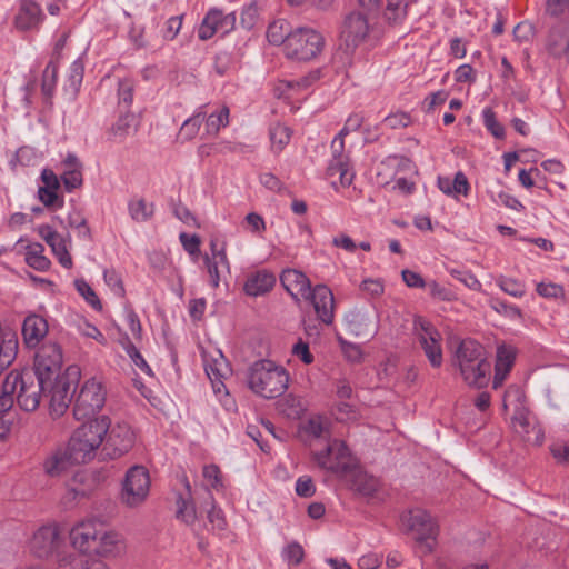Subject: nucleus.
<instances>
[{
	"label": "nucleus",
	"instance_id": "nucleus-16",
	"mask_svg": "<svg viewBox=\"0 0 569 569\" xmlns=\"http://www.w3.org/2000/svg\"><path fill=\"white\" fill-rule=\"evenodd\" d=\"M370 24L368 16L360 11H352L346 16L341 29V40L347 51H353L368 37Z\"/></svg>",
	"mask_w": 569,
	"mask_h": 569
},
{
	"label": "nucleus",
	"instance_id": "nucleus-39",
	"mask_svg": "<svg viewBox=\"0 0 569 569\" xmlns=\"http://www.w3.org/2000/svg\"><path fill=\"white\" fill-rule=\"evenodd\" d=\"M321 78V70L315 69L309 71L306 76H302L298 79L291 80H282L281 84H283L288 90L292 91H303L317 82Z\"/></svg>",
	"mask_w": 569,
	"mask_h": 569
},
{
	"label": "nucleus",
	"instance_id": "nucleus-19",
	"mask_svg": "<svg viewBox=\"0 0 569 569\" xmlns=\"http://www.w3.org/2000/svg\"><path fill=\"white\" fill-rule=\"evenodd\" d=\"M49 325L44 317L37 313H29L21 328V335L24 346L28 349H36L48 335Z\"/></svg>",
	"mask_w": 569,
	"mask_h": 569
},
{
	"label": "nucleus",
	"instance_id": "nucleus-18",
	"mask_svg": "<svg viewBox=\"0 0 569 569\" xmlns=\"http://www.w3.org/2000/svg\"><path fill=\"white\" fill-rule=\"evenodd\" d=\"M102 523L96 520L82 521L70 531L72 546L83 553H92Z\"/></svg>",
	"mask_w": 569,
	"mask_h": 569
},
{
	"label": "nucleus",
	"instance_id": "nucleus-20",
	"mask_svg": "<svg viewBox=\"0 0 569 569\" xmlns=\"http://www.w3.org/2000/svg\"><path fill=\"white\" fill-rule=\"evenodd\" d=\"M318 318L326 325L333 321L335 298L331 290L325 284H317L310 289L309 298Z\"/></svg>",
	"mask_w": 569,
	"mask_h": 569
},
{
	"label": "nucleus",
	"instance_id": "nucleus-49",
	"mask_svg": "<svg viewBox=\"0 0 569 569\" xmlns=\"http://www.w3.org/2000/svg\"><path fill=\"white\" fill-rule=\"evenodd\" d=\"M103 280L117 297L123 298L126 296L122 278L116 269H104Z\"/></svg>",
	"mask_w": 569,
	"mask_h": 569
},
{
	"label": "nucleus",
	"instance_id": "nucleus-7",
	"mask_svg": "<svg viewBox=\"0 0 569 569\" xmlns=\"http://www.w3.org/2000/svg\"><path fill=\"white\" fill-rule=\"evenodd\" d=\"M150 487L148 469L140 465L132 466L122 480L119 500L129 509H138L147 501Z\"/></svg>",
	"mask_w": 569,
	"mask_h": 569
},
{
	"label": "nucleus",
	"instance_id": "nucleus-33",
	"mask_svg": "<svg viewBox=\"0 0 569 569\" xmlns=\"http://www.w3.org/2000/svg\"><path fill=\"white\" fill-rule=\"evenodd\" d=\"M203 106L199 107V109L188 119H186L180 127L179 134L186 140L190 141L196 138L199 133L202 122L206 119V112L203 111Z\"/></svg>",
	"mask_w": 569,
	"mask_h": 569
},
{
	"label": "nucleus",
	"instance_id": "nucleus-2",
	"mask_svg": "<svg viewBox=\"0 0 569 569\" xmlns=\"http://www.w3.org/2000/svg\"><path fill=\"white\" fill-rule=\"evenodd\" d=\"M109 427L110 418L108 416L86 421L78 427L67 447V456L71 462L80 465L90 461L96 456L97 449L103 443Z\"/></svg>",
	"mask_w": 569,
	"mask_h": 569
},
{
	"label": "nucleus",
	"instance_id": "nucleus-8",
	"mask_svg": "<svg viewBox=\"0 0 569 569\" xmlns=\"http://www.w3.org/2000/svg\"><path fill=\"white\" fill-rule=\"evenodd\" d=\"M401 521L420 543L423 555L435 550L439 526L428 511L419 508L409 510L402 515Z\"/></svg>",
	"mask_w": 569,
	"mask_h": 569
},
{
	"label": "nucleus",
	"instance_id": "nucleus-21",
	"mask_svg": "<svg viewBox=\"0 0 569 569\" xmlns=\"http://www.w3.org/2000/svg\"><path fill=\"white\" fill-rule=\"evenodd\" d=\"M38 234L51 248L52 253L58 259L59 263L66 268L71 269L73 266L72 258L67 249L66 241L51 226L41 224L38 227Z\"/></svg>",
	"mask_w": 569,
	"mask_h": 569
},
{
	"label": "nucleus",
	"instance_id": "nucleus-31",
	"mask_svg": "<svg viewBox=\"0 0 569 569\" xmlns=\"http://www.w3.org/2000/svg\"><path fill=\"white\" fill-rule=\"evenodd\" d=\"M131 129L137 130V119L134 113L120 111L117 121L108 131L109 139L122 142L129 134Z\"/></svg>",
	"mask_w": 569,
	"mask_h": 569
},
{
	"label": "nucleus",
	"instance_id": "nucleus-61",
	"mask_svg": "<svg viewBox=\"0 0 569 569\" xmlns=\"http://www.w3.org/2000/svg\"><path fill=\"white\" fill-rule=\"evenodd\" d=\"M536 291L543 298H561L565 296L563 287L553 282H539L536 287Z\"/></svg>",
	"mask_w": 569,
	"mask_h": 569
},
{
	"label": "nucleus",
	"instance_id": "nucleus-38",
	"mask_svg": "<svg viewBox=\"0 0 569 569\" xmlns=\"http://www.w3.org/2000/svg\"><path fill=\"white\" fill-rule=\"evenodd\" d=\"M496 284L507 295L515 297V298H522L526 292L527 288L523 281L507 277V276H499L496 278Z\"/></svg>",
	"mask_w": 569,
	"mask_h": 569
},
{
	"label": "nucleus",
	"instance_id": "nucleus-32",
	"mask_svg": "<svg viewBox=\"0 0 569 569\" xmlns=\"http://www.w3.org/2000/svg\"><path fill=\"white\" fill-rule=\"evenodd\" d=\"M43 252H44V247L39 242L31 243V244L27 246V251H26V257H24L26 263L30 268H32L37 271H40V272H44V271L49 270L51 262L43 254Z\"/></svg>",
	"mask_w": 569,
	"mask_h": 569
},
{
	"label": "nucleus",
	"instance_id": "nucleus-13",
	"mask_svg": "<svg viewBox=\"0 0 569 569\" xmlns=\"http://www.w3.org/2000/svg\"><path fill=\"white\" fill-rule=\"evenodd\" d=\"M415 325L419 346L423 350L430 366L432 368H440L443 362L442 337L440 332L432 323L422 319L417 320Z\"/></svg>",
	"mask_w": 569,
	"mask_h": 569
},
{
	"label": "nucleus",
	"instance_id": "nucleus-42",
	"mask_svg": "<svg viewBox=\"0 0 569 569\" xmlns=\"http://www.w3.org/2000/svg\"><path fill=\"white\" fill-rule=\"evenodd\" d=\"M133 82L130 79H122L118 83V106L120 111L130 112L133 101Z\"/></svg>",
	"mask_w": 569,
	"mask_h": 569
},
{
	"label": "nucleus",
	"instance_id": "nucleus-23",
	"mask_svg": "<svg viewBox=\"0 0 569 569\" xmlns=\"http://www.w3.org/2000/svg\"><path fill=\"white\" fill-rule=\"evenodd\" d=\"M341 479L348 483L351 490L366 497L373 496L379 488V480L363 471L357 461L350 473Z\"/></svg>",
	"mask_w": 569,
	"mask_h": 569
},
{
	"label": "nucleus",
	"instance_id": "nucleus-15",
	"mask_svg": "<svg viewBox=\"0 0 569 569\" xmlns=\"http://www.w3.org/2000/svg\"><path fill=\"white\" fill-rule=\"evenodd\" d=\"M336 174L339 176L342 187H349L355 177L349 154L345 150V137L339 133L331 141V160L327 168L328 177H335Z\"/></svg>",
	"mask_w": 569,
	"mask_h": 569
},
{
	"label": "nucleus",
	"instance_id": "nucleus-24",
	"mask_svg": "<svg viewBox=\"0 0 569 569\" xmlns=\"http://www.w3.org/2000/svg\"><path fill=\"white\" fill-rule=\"evenodd\" d=\"M280 282L293 299L298 300L299 297L309 298L311 282L303 272L296 269H286L280 274Z\"/></svg>",
	"mask_w": 569,
	"mask_h": 569
},
{
	"label": "nucleus",
	"instance_id": "nucleus-34",
	"mask_svg": "<svg viewBox=\"0 0 569 569\" xmlns=\"http://www.w3.org/2000/svg\"><path fill=\"white\" fill-rule=\"evenodd\" d=\"M128 211L131 219L136 222H146L150 220L154 213V204L148 203L144 199H131L128 202Z\"/></svg>",
	"mask_w": 569,
	"mask_h": 569
},
{
	"label": "nucleus",
	"instance_id": "nucleus-54",
	"mask_svg": "<svg viewBox=\"0 0 569 569\" xmlns=\"http://www.w3.org/2000/svg\"><path fill=\"white\" fill-rule=\"evenodd\" d=\"M210 258L219 259V262L222 269H226L228 272L230 271V262L227 257V248L226 242H219L218 238L210 239Z\"/></svg>",
	"mask_w": 569,
	"mask_h": 569
},
{
	"label": "nucleus",
	"instance_id": "nucleus-22",
	"mask_svg": "<svg viewBox=\"0 0 569 569\" xmlns=\"http://www.w3.org/2000/svg\"><path fill=\"white\" fill-rule=\"evenodd\" d=\"M59 539L57 526H42L31 539V549L37 557H47L58 547Z\"/></svg>",
	"mask_w": 569,
	"mask_h": 569
},
{
	"label": "nucleus",
	"instance_id": "nucleus-60",
	"mask_svg": "<svg viewBox=\"0 0 569 569\" xmlns=\"http://www.w3.org/2000/svg\"><path fill=\"white\" fill-rule=\"evenodd\" d=\"M203 262L210 278V284L213 288H218L220 283V268H222L219 259L210 258V256L206 253L203 256Z\"/></svg>",
	"mask_w": 569,
	"mask_h": 569
},
{
	"label": "nucleus",
	"instance_id": "nucleus-63",
	"mask_svg": "<svg viewBox=\"0 0 569 569\" xmlns=\"http://www.w3.org/2000/svg\"><path fill=\"white\" fill-rule=\"evenodd\" d=\"M126 350L136 367H138L142 372H144L148 376L153 375L152 369L150 368V366L144 360L143 356L140 353V351L136 348L134 345L129 343Z\"/></svg>",
	"mask_w": 569,
	"mask_h": 569
},
{
	"label": "nucleus",
	"instance_id": "nucleus-37",
	"mask_svg": "<svg viewBox=\"0 0 569 569\" xmlns=\"http://www.w3.org/2000/svg\"><path fill=\"white\" fill-rule=\"evenodd\" d=\"M290 31L284 20H276L268 26L267 39L271 44H282L284 49Z\"/></svg>",
	"mask_w": 569,
	"mask_h": 569
},
{
	"label": "nucleus",
	"instance_id": "nucleus-25",
	"mask_svg": "<svg viewBox=\"0 0 569 569\" xmlns=\"http://www.w3.org/2000/svg\"><path fill=\"white\" fill-rule=\"evenodd\" d=\"M517 349L511 345L502 343L497 347L495 376L492 388L498 389L513 367Z\"/></svg>",
	"mask_w": 569,
	"mask_h": 569
},
{
	"label": "nucleus",
	"instance_id": "nucleus-51",
	"mask_svg": "<svg viewBox=\"0 0 569 569\" xmlns=\"http://www.w3.org/2000/svg\"><path fill=\"white\" fill-rule=\"evenodd\" d=\"M209 495H211L209 492ZM211 499V508L208 510V521L212 526L213 530L223 531L227 529V520L224 517V513L221 508H219L213 499L212 496H210Z\"/></svg>",
	"mask_w": 569,
	"mask_h": 569
},
{
	"label": "nucleus",
	"instance_id": "nucleus-5",
	"mask_svg": "<svg viewBox=\"0 0 569 569\" xmlns=\"http://www.w3.org/2000/svg\"><path fill=\"white\" fill-rule=\"evenodd\" d=\"M325 43L319 31L300 27L290 31L283 52L288 59L307 62L322 52Z\"/></svg>",
	"mask_w": 569,
	"mask_h": 569
},
{
	"label": "nucleus",
	"instance_id": "nucleus-36",
	"mask_svg": "<svg viewBox=\"0 0 569 569\" xmlns=\"http://www.w3.org/2000/svg\"><path fill=\"white\" fill-rule=\"evenodd\" d=\"M230 110L223 106L219 111L210 113L206 117V132L209 136H217L221 128L229 124Z\"/></svg>",
	"mask_w": 569,
	"mask_h": 569
},
{
	"label": "nucleus",
	"instance_id": "nucleus-26",
	"mask_svg": "<svg viewBox=\"0 0 569 569\" xmlns=\"http://www.w3.org/2000/svg\"><path fill=\"white\" fill-rule=\"evenodd\" d=\"M44 14L40 4L33 0H23L14 19L17 29L21 31L37 29Z\"/></svg>",
	"mask_w": 569,
	"mask_h": 569
},
{
	"label": "nucleus",
	"instance_id": "nucleus-29",
	"mask_svg": "<svg viewBox=\"0 0 569 569\" xmlns=\"http://www.w3.org/2000/svg\"><path fill=\"white\" fill-rule=\"evenodd\" d=\"M122 550V540L119 533L104 530L103 526L98 535L97 546L92 553L102 557H111L120 553Z\"/></svg>",
	"mask_w": 569,
	"mask_h": 569
},
{
	"label": "nucleus",
	"instance_id": "nucleus-50",
	"mask_svg": "<svg viewBox=\"0 0 569 569\" xmlns=\"http://www.w3.org/2000/svg\"><path fill=\"white\" fill-rule=\"evenodd\" d=\"M61 181L68 192L81 187L83 182L82 168L72 167L71 169H66L61 174Z\"/></svg>",
	"mask_w": 569,
	"mask_h": 569
},
{
	"label": "nucleus",
	"instance_id": "nucleus-57",
	"mask_svg": "<svg viewBox=\"0 0 569 569\" xmlns=\"http://www.w3.org/2000/svg\"><path fill=\"white\" fill-rule=\"evenodd\" d=\"M179 240L184 251L188 252L190 256L198 257L200 254L201 239L199 236L181 232L179 236Z\"/></svg>",
	"mask_w": 569,
	"mask_h": 569
},
{
	"label": "nucleus",
	"instance_id": "nucleus-53",
	"mask_svg": "<svg viewBox=\"0 0 569 569\" xmlns=\"http://www.w3.org/2000/svg\"><path fill=\"white\" fill-rule=\"evenodd\" d=\"M57 80V68L52 62H49L43 70L41 91L46 97H51L54 92Z\"/></svg>",
	"mask_w": 569,
	"mask_h": 569
},
{
	"label": "nucleus",
	"instance_id": "nucleus-52",
	"mask_svg": "<svg viewBox=\"0 0 569 569\" xmlns=\"http://www.w3.org/2000/svg\"><path fill=\"white\" fill-rule=\"evenodd\" d=\"M58 190L47 189L39 187L38 188V199L43 203L47 208L60 209L63 207V199L58 196Z\"/></svg>",
	"mask_w": 569,
	"mask_h": 569
},
{
	"label": "nucleus",
	"instance_id": "nucleus-4",
	"mask_svg": "<svg viewBox=\"0 0 569 569\" xmlns=\"http://www.w3.org/2000/svg\"><path fill=\"white\" fill-rule=\"evenodd\" d=\"M48 385L30 369L12 370L7 375V389L14 391L18 406L27 412L38 409L47 396Z\"/></svg>",
	"mask_w": 569,
	"mask_h": 569
},
{
	"label": "nucleus",
	"instance_id": "nucleus-10",
	"mask_svg": "<svg viewBox=\"0 0 569 569\" xmlns=\"http://www.w3.org/2000/svg\"><path fill=\"white\" fill-rule=\"evenodd\" d=\"M106 402V390L96 378L87 380L80 388L73 403V417L77 420H93Z\"/></svg>",
	"mask_w": 569,
	"mask_h": 569
},
{
	"label": "nucleus",
	"instance_id": "nucleus-30",
	"mask_svg": "<svg viewBox=\"0 0 569 569\" xmlns=\"http://www.w3.org/2000/svg\"><path fill=\"white\" fill-rule=\"evenodd\" d=\"M546 46L549 53L555 57L569 54V30L561 26L551 28Z\"/></svg>",
	"mask_w": 569,
	"mask_h": 569
},
{
	"label": "nucleus",
	"instance_id": "nucleus-40",
	"mask_svg": "<svg viewBox=\"0 0 569 569\" xmlns=\"http://www.w3.org/2000/svg\"><path fill=\"white\" fill-rule=\"evenodd\" d=\"M72 463L71 460L67 456V449L64 452H57L49 457L44 463L43 468L46 473H48L51 477L59 476L62 473L67 467Z\"/></svg>",
	"mask_w": 569,
	"mask_h": 569
},
{
	"label": "nucleus",
	"instance_id": "nucleus-11",
	"mask_svg": "<svg viewBox=\"0 0 569 569\" xmlns=\"http://www.w3.org/2000/svg\"><path fill=\"white\" fill-rule=\"evenodd\" d=\"M62 365L63 352L61 346L56 341H47L38 347L33 368L30 370L50 383L52 379L63 376Z\"/></svg>",
	"mask_w": 569,
	"mask_h": 569
},
{
	"label": "nucleus",
	"instance_id": "nucleus-3",
	"mask_svg": "<svg viewBox=\"0 0 569 569\" xmlns=\"http://www.w3.org/2000/svg\"><path fill=\"white\" fill-rule=\"evenodd\" d=\"M248 387L266 399H273L288 389L289 373L284 367L269 359L254 361L248 369Z\"/></svg>",
	"mask_w": 569,
	"mask_h": 569
},
{
	"label": "nucleus",
	"instance_id": "nucleus-62",
	"mask_svg": "<svg viewBox=\"0 0 569 569\" xmlns=\"http://www.w3.org/2000/svg\"><path fill=\"white\" fill-rule=\"evenodd\" d=\"M182 27V16L170 17L162 29V37L167 41H172Z\"/></svg>",
	"mask_w": 569,
	"mask_h": 569
},
{
	"label": "nucleus",
	"instance_id": "nucleus-48",
	"mask_svg": "<svg viewBox=\"0 0 569 569\" xmlns=\"http://www.w3.org/2000/svg\"><path fill=\"white\" fill-rule=\"evenodd\" d=\"M74 287L79 295L97 311L102 309V303L92 287L84 279L74 280Z\"/></svg>",
	"mask_w": 569,
	"mask_h": 569
},
{
	"label": "nucleus",
	"instance_id": "nucleus-47",
	"mask_svg": "<svg viewBox=\"0 0 569 569\" xmlns=\"http://www.w3.org/2000/svg\"><path fill=\"white\" fill-rule=\"evenodd\" d=\"M303 430L311 438L331 441L329 428L320 418L309 419Z\"/></svg>",
	"mask_w": 569,
	"mask_h": 569
},
{
	"label": "nucleus",
	"instance_id": "nucleus-55",
	"mask_svg": "<svg viewBox=\"0 0 569 569\" xmlns=\"http://www.w3.org/2000/svg\"><path fill=\"white\" fill-rule=\"evenodd\" d=\"M202 475L210 488L217 491L223 488L221 471L217 465L204 466Z\"/></svg>",
	"mask_w": 569,
	"mask_h": 569
},
{
	"label": "nucleus",
	"instance_id": "nucleus-56",
	"mask_svg": "<svg viewBox=\"0 0 569 569\" xmlns=\"http://www.w3.org/2000/svg\"><path fill=\"white\" fill-rule=\"evenodd\" d=\"M177 505V518L182 520L187 525H193L197 520V512L194 506L184 500L182 497L178 499Z\"/></svg>",
	"mask_w": 569,
	"mask_h": 569
},
{
	"label": "nucleus",
	"instance_id": "nucleus-14",
	"mask_svg": "<svg viewBox=\"0 0 569 569\" xmlns=\"http://www.w3.org/2000/svg\"><path fill=\"white\" fill-rule=\"evenodd\" d=\"M345 321L347 330L358 338H373L379 330V315L373 308H353Z\"/></svg>",
	"mask_w": 569,
	"mask_h": 569
},
{
	"label": "nucleus",
	"instance_id": "nucleus-44",
	"mask_svg": "<svg viewBox=\"0 0 569 569\" xmlns=\"http://www.w3.org/2000/svg\"><path fill=\"white\" fill-rule=\"evenodd\" d=\"M281 557L288 566H299L305 559L303 547L298 541H291L281 550Z\"/></svg>",
	"mask_w": 569,
	"mask_h": 569
},
{
	"label": "nucleus",
	"instance_id": "nucleus-35",
	"mask_svg": "<svg viewBox=\"0 0 569 569\" xmlns=\"http://www.w3.org/2000/svg\"><path fill=\"white\" fill-rule=\"evenodd\" d=\"M409 0H387L385 18L390 24L401 23L408 13Z\"/></svg>",
	"mask_w": 569,
	"mask_h": 569
},
{
	"label": "nucleus",
	"instance_id": "nucleus-46",
	"mask_svg": "<svg viewBox=\"0 0 569 569\" xmlns=\"http://www.w3.org/2000/svg\"><path fill=\"white\" fill-rule=\"evenodd\" d=\"M482 120L486 129L496 138L503 139L505 127L497 120L496 113L491 108H485L482 110Z\"/></svg>",
	"mask_w": 569,
	"mask_h": 569
},
{
	"label": "nucleus",
	"instance_id": "nucleus-1",
	"mask_svg": "<svg viewBox=\"0 0 569 569\" xmlns=\"http://www.w3.org/2000/svg\"><path fill=\"white\" fill-rule=\"evenodd\" d=\"M452 366L471 388H486L490 381L491 363L487 359L483 346L473 339H463L459 342L452 356Z\"/></svg>",
	"mask_w": 569,
	"mask_h": 569
},
{
	"label": "nucleus",
	"instance_id": "nucleus-28",
	"mask_svg": "<svg viewBox=\"0 0 569 569\" xmlns=\"http://www.w3.org/2000/svg\"><path fill=\"white\" fill-rule=\"evenodd\" d=\"M438 188L447 196L458 199L460 196H468L470 184L462 171L456 172L453 179L450 177H438Z\"/></svg>",
	"mask_w": 569,
	"mask_h": 569
},
{
	"label": "nucleus",
	"instance_id": "nucleus-45",
	"mask_svg": "<svg viewBox=\"0 0 569 569\" xmlns=\"http://www.w3.org/2000/svg\"><path fill=\"white\" fill-rule=\"evenodd\" d=\"M68 224L78 231V237L88 241L92 240L91 229L88 226L87 219L77 210L68 216Z\"/></svg>",
	"mask_w": 569,
	"mask_h": 569
},
{
	"label": "nucleus",
	"instance_id": "nucleus-9",
	"mask_svg": "<svg viewBox=\"0 0 569 569\" xmlns=\"http://www.w3.org/2000/svg\"><path fill=\"white\" fill-rule=\"evenodd\" d=\"M80 377V368L78 366H69L63 376L52 379L47 388L50 412L54 417L62 416L68 409L74 386Z\"/></svg>",
	"mask_w": 569,
	"mask_h": 569
},
{
	"label": "nucleus",
	"instance_id": "nucleus-64",
	"mask_svg": "<svg viewBox=\"0 0 569 569\" xmlns=\"http://www.w3.org/2000/svg\"><path fill=\"white\" fill-rule=\"evenodd\" d=\"M316 492V487L311 477L301 476L296 481V493L299 497L309 498L312 497Z\"/></svg>",
	"mask_w": 569,
	"mask_h": 569
},
{
	"label": "nucleus",
	"instance_id": "nucleus-58",
	"mask_svg": "<svg viewBox=\"0 0 569 569\" xmlns=\"http://www.w3.org/2000/svg\"><path fill=\"white\" fill-rule=\"evenodd\" d=\"M83 79V64L80 61H73L69 69L68 82L73 94H77Z\"/></svg>",
	"mask_w": 569,
	"mask_h": 569
},
{
	"label": "nucleus",
	"instance_id": "nucleus-6",
	"mask_svg": "<svg viewBox=\"0 0 569 569\" xmlns=\"http://www.w3.org/2000/svg\"><path fill=\"white\" fill-rule=\"evenodd\" d=\"M312 457L319 468L340 479L350 473L357 461L347 445L337 439L328 441L322 450L312 451Z\"/></svg>",
	"mask_w": 569,
	"mask_h": 569
},
{
	"label": "nucleus",
	"instance_id": "nucleus-12",
	"mask_svg": "<svg viewBox=\"0 0 569 569\" xmlns=\"http://www.w3.org/2000/svg\"><path fill=\"white\" fill-rule=\"evenodd\" d=\"M101 449L103 460H114L128 453L136 441V435L127 422L110 423Z\"/></svg>",
	"mask_w": 569,
	"mask_h": 569
},
{
	"label": "nucleus",
	"instance_id": "nucleus-59",
	"mask_svg": "<svg viewBox=\"0 0 569 569\" xmlns=\"http://www.w3.org/2000/svg\"><path fill=\"white\" fill-rule=\"evenodd\" d=\"M426 287L428 288L429 293L433 299L440 301H451L455 299V293L452 292V290L441 286L435 280L426 282Z\"/></svg>",
	"mask_w": 569,
	"mask_h": 569
},
{
	"label": "nucleus",
	"instance_id": "nucleus-41",
	"mask_svg": "<svg viewBox=\"0 0 569 569\" xmlns=\"http://www.w3.org/2000/svg\"><path fill=\"white\" fill-rule=\"evenodd\" d=\"M489 306L500 316H503L510 320H521L523 318L522 310L516 305H511L499 298H491Z\"/></svg>",
	"mask_w": 569,
	"mask_h": 569
},
{
	"label": "nucleus",
	"instance_id": "nucleus-43",
	"mask_svg": "<svg viewBox=\"0 0 569 569\" xmlns=\"http://www.w3.org/2000/svg\"><path fill=\"white\" fill-rule=\"evenodd\" d=\"M291 138L290 129L283 124H276L270 129L272 150L277 153L289 143Z\"/></svg>",
	"mask_w": 569,
	"mask_h": 569
},
{
	"label": "nucleus",
	"instance_id": "nucleus-17",
	"mask_svg": "<svg viewBox=\"0 0 569 569\" xmlns=\"http://www.w3.org/2000/svg\"><path fill=\"white\" fill-rule=\"evenodd\" d=\"M236 27V13H223L218 8H211L206 13L198 29V37L201 40L211 39L217 32L227 34Z\"/></svg>",
	"mask_w": 569,
	"mask_h": 569
},
{
	"label": "nucleus",
	"instance_id": "nucleus-27",
	"mask_svg": "<svg viewBox=\"0 0 569 569\" xmlns=\"http://www.w3.org/2000/svg\"><path fill=\"white\" fill-rule=\"evenodd\" d=\"M276 284L272 272L262 269L248 274L243 290L248 296L259 297L268 293Z\"/></svg>",
	"mask_w": 569,
	"mask_h": 569
}]
</instances>
